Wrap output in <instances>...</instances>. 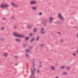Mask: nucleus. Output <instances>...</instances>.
Returning <instances> with one entry per match:
<instances>
[{"instance_id": "7c9ffc66", "label": "nucleus", "mask_w": 78, "mask_h": 78, "mask_svg": "<svg viewBox=\"0 0 78 78\" xmlns=\"http://www.w3.org/2000/svg\"><path fill=\"white\" fill-rule=\"evenodd\" d=\"M39 39V37H37L36 38L37 41H38Z\"/></svg>"}, {"instance_id": "a19ab883", "label": "nucleus", "mask_w": 78, "mask_h": 78, "mask_svg": "<svg viewBox=\"0 0 78 78\" xmlns=\"http://www.w3.org/2000/svg\"><path fill=\"white\" fill-rule=\"evenodd\" d=\"M39 63H40V64H41V63H42V62H39Z\"/></svg>"}, {"instance_id": "9d476101", "label": "nucleus", "mask_w": 78, "mask_h": 78, "mask_svg": "<svg viewBox=\"0 0 78 78\" xmlns=\"http://www.w3.org/2000/svg\"><path fill=\"white\" fill-rule=\"evenodd\" d=\"M27 27L28 28H30L31 27H32V25L30 24H28L27 25Z\"/></svg>"}, {"instance_id": "ea45409f", "label": "nucleus", "mask_w": 78, "mask_h": 78, "mask_svg": "<svg viewBox=\"0 0 78 78\" xmlns=\"http://www.w3.org/2000/svg\"><path fill=\"white\" fill-rule=\"evenodd\" d=\"M56 23H59V21H57L56 22Z\"/></svg>"}, {"instance_id": "39448f33", "label": "nucleus", "mask_w": 78, "mask_h": 78, "mask_svg": "<svg viewBox=\"0 0 78 78\" xmlns=\"http://www.w3.org/2000/svg\"><path fill=\"white\" fill-rule=\"evenodd\" d=\"M50 68L51 70H53V71L55 70V67L53 66H51L50 67Z\"/></svg>"}, {"instance_id": "cd10ccee", "label": "nucleus", "mask_w": 78, "mask_h": 78, "mask_svg": "<svg viewBox=\"0 0 78 78\" xmlns=\"http://www.w3.org/2000/svg\"><path fill=\"white\" fill-rule=\"evenodd\" d=\"M63 42V41L62 40H61L60 41V43H62V42Z\"/></svg>"}, {"instance_id": "aec40b11", "label": "nucleus", "mask_w": 78, "mask_h": 78, "mask_svg": "<svg viewBox=\"0 0 78 78\" xmlns=\"http://www.w3.org/2000/svg\"><path fill=\"white\" fill-rule=\"evenodd\" d=\"M73 56H76V53L75 52L73 53Z\"/></svg>"}, {"instance_id": "412c9836", "label": "nucleus", "mask_w": 78, "mask_h": 78, "mask_svg": "<svg viewBox=\"0 0 78 78\" xmlns=\"http://www.w3.org/2000/svg\"><path fill=\"white\" fill-rule=\"evenodd\" d=\"M29 39H30V38L28 37H26L25 38V39H26V40H29Z\"/></svg>"}, {"instance_id": "4c0bfd02", "label": "nucleus", "mask_w": 78, "mask_h": 78, "mask_svg": "<svg viewBox=\"0 0 78 78\" xmlns=\"http://www.w3.org/2000/svg\"><path fill=\"white\" fill-rule=\"evenodd\" d=\"M39 67L40 68H41V67H42V65H40L39 66Z\"/></svg>"}, {"instance_id": "423d86ee", "label": "nucleus", "mask_w": 78, "mask_h": 78, "mask_svg": "<svg viewBox=\"0 0 78 78\" xmlns=\"http://www.w3.org/2000/svg\"><path fill=\"white\" fill-rule=\"evenodd\" d=\"M3 56H5V57H7L8 56V54L7 52H4L3 53Z\"/></svg>"}, {"instance_id": "c756f323", "label": "nucleus", "mask_w": 78, "mask_h": 78, "mask_svg": "<svg viewBox=\"0 0 78 78\" xmlns=\"http://www.w3.org/2000/svg\"><path fill=\"white\" fill-rule=\"evenodd\" d=\"M29 35L30 36H33V34L30 33V34H29Z\"/></svg>"}, {"instance_id": "dca6fc26", "label": "nucleus", "mask_w": 78, "mask_h": 78, "mask_svg": "<svg viewBox=\"0 0 78 78\" xmlns=\"http://www.w3.org/2000/svg\"><path fill=\"white\" fill-rule=\"evenodd\" d=\"M40 33L42 34H45V31H40Z\"/></svg>"}, {"instance_id": "79ce46f5", "label": "nucleus", "mask_w": 78, "mask_h": 78, "mask_svg": "<svg viewBox=\"0 0 78 78\" xmlns=\"http://www.w3.org/2000/svg\"><path fill=\"white\" fill-rule=\"evenodd\" d=\"M17 64H16V65H15V66H17Z\"/></svg>"}, {"instance_id": "20e7f679", "label": "nucleus", "mask_w": 78, "mask_h": 78, "mask_svg": "<svg viewBox=\"0 0 78 78\" xmlns=\"http://www.w3.org/2000/svg\"><path fill=\"white\" fill-rule=\"evenodd\" d=\"M37 3V1H36L32 0L30 1V5H33L34 4H36Z\"/></svg>"}, {"instance_id": "f257e3e1", "label": "nucleus", "mask_w": 78, "mask_h": 78, "mask_svg": "<svg viewBox=\"0 0 78 78\" xmlns=\"http://www.w3.org/2000/svg\"><path fill=\"white\" fill-rule=\"evenodd\" d=\"M9 7V5L8 4H6L5 2H3L0 5V7L1 8H8Z\"/></svg>"}, {"instance_id": "0eeeda50", "label": "nucleus", "mask_w": 78, "mask_h": 78, "mask_svg": "<svg viewBox=\"0 0 78 78\" xmlns=\"http://www.w3.org/2000/svg\"><path fill=\"white\" fill-rule=\"evenodd\" d=\"M13 34L14 36H16L18 37L19 35V34H17L15 32L13 33Z\"/></svg>"}, {"instance_id": "f704fd0d", "label": "nucleus", "mask_w": 78, "mask_h": 78, "mask_svg": "<svg viewBox=\"0 0 78 78\" xmlns=\"http://www.w3.org/2000/svg\"><path fill=\"white\" fill-rule=\"evenodd\" d=\"M76 53H78V49L76 50Z\"/></svg>"}, {"instance_id": "7ed1b4c3", "label": "nucleus", "mask_w": 78, "mask_h": 78, "mask_svg": "<svg viewBox=\"0 0 78 78\" xmlns=\"http://www.w3.org/2000/svg\"><path fill=\"white\" fill-rule=\"evenodd\" d=\"M11 5L12 6H14V7H18L19 6V5L18 4H16V3L13 2H11Z\"/></svg>"}, {"instance_id": "6e6552de", "label": "nucleus", "mask_w": 78, "mask_h": 78, "mask_svg": "<svg viewBox=\"0 0 78 78\" xmlns=\"http://www.w3.org/2000/svg\"><path fill=\"white\" fill-rule=\"evenodd\" d=\"M18 37H21V38H23V37H25V35L23 34L20 35L19 34Z\"/></svg>"}, {"instance_id": "c85d7f7f", "label": "nucleus", "mask_w": 78, "mask_h": 78, "mask_svg": "<svg viewBox=\"0 0 78 78\" xmlns=\"http://www.w3.org/2000/svg\"><path fill=\"white\" fill-rule=\"evenodd\" d=\"M38 14L40 16H41V15H42V13L41 12H39Z\"/></svg>"}, {"instance_id": "6ab92c4d", "label": "nucleus", "mask_w": 78, "mask_h": 78, "mask_svg": "<svg viewBox=\"0 0 78 78\" xmlns=\"http://www.w3.org/2000/svg\"><path fill=\"white\" fill-rule=\"evenodd\" d=\"M66 69L67 70H70V67H67L66 68Z\"/></svg>"}, {"instance_id": "f3484780", "label": "nucleus", "mask_w": 78, "mask_h": 78, "mask_svg": "<svg viewBox=\"0 0 78 78\" xmlns=\"http://www.w3.org/2000/svg\"><path fill=\"white\" fill-rule=\"evenodd\" d=\"M35 39V38H33L32 39L30 40V42H33V41H34Z\"/></svg>"}, {"instance_id": "e433bc0d", "label": "nucleus", "mask_w": 78, "mask_h": 78, "mask_svg": "<svg viewBox=\"0 0 78 78\" xmlns=\"http://www.w3.org/2000/svg\"><path fill=\"white\" fill-rule=\"evenodd\" d=\"M15 58H17L18 57L17 56H15Z\"/></svg>"}, {"instance_id": "1a4fd4ad", "label": "nucleus", "mask_w": 78, "mask_h": 78, "mask_svg": "<svg viewBox=\"0 0 78 78\" xmlns=\"http://www.w3.org/2000/svg\"><path fill=\"white\" fill-rule=\"evenodd\" d=\"M54 19V18L52 17H50L49 18V20L50 22H51L52 20Z\"/></svg>"}, {"instance_id": "ddd939ff", "label": "nucleus", "mask_w": 78, "mask_h": 78, "mask_svg": "<svg viewBox=\"0 0 78 78\" xmlns=\"http://www.w3.org/2000/svg\"><path fill=\"white\" fill-rule=\"evenodd\" d=\"M15 41H17V42H19L21 41V40L19 39L18 38H16L15 39Z\"/></svg>"}, {"instance_id": "58836bf2", "label": "nucleus", "mask_w": 78, "mask_h": 78, "mask_svg": "<svg viewBox=\"0 0 78 78\" xmlns=\"http://www.w3.org/2000/svg\"><path fill=\"white\" fill-rule=\"evenodd\" d=\"M2 19L3 20H5V19H6V18H3Z\"/></svg>"}, {"instance_id": "b1692460", "label": "nucleus", "mask_w": 78, "mask_h": 78, "mask_svg": "<svg viewBox=\"0 0 78 78\" xmlns=\"http://www.w3.org/2000/svg\"><path fill=\"white\" fill-rule=\"evenodd\" d=\"M11 18L12 19H15V17L14 16H12L11 17Z\"/></svg>"}, {"instance_id": "9b49d317", "label": "nucleus", "mask_w": 78, "mask_h": 78, "mask_svg": "<svg viewBox=\"0 0 78 78\" xmlns=\"http://www.w3.org/2000/svg\"><path fill=\"white\" fill-rule=\"evenodd\" d=\"M31 9L33 10H36V9H37V8L35 6H33L31 7Z\"/></svg>"}, {"instance_id": "a211bd4d", "label": "nucleus", "mask_w": 78, "mask_h": 78, "mask_svg": "<svg viewBox=\"0 0 78 78\" xmlns=\"http://www.w3.org/2000/svg\"><path fill=\"white\" fill-rule=\"evenodd\" d=\"M65 67H66V66H62L60 67V69H64Z\"/></svg>"}, {"instance_id": "2f4dec72", "label": "nucleus", "mask_w": 78, "mask_h": 78, "mask_svg": "<svg viewBox=\"0 0 78 78\" xmlns=\"http://www.w3.org/2000/svg\"><path fill=\"white\" fill-rule=\"evenodd\" d=\"M40 47H43V46H44V44H40Z\"/></svg>"}, {"instance_id": "473e14b6", "label": "nucleus", "mask_w": 78, "mask_h": 78, "mask_svg": "<svg viewBox=\"0 0 78 78\" xmlns=\"http://www.w3.org/2000/svg\"><path fill=\"white\" fill-rule=\"evenodd\" d=\"M26 56L27 57H28V54H27V53H26Z\"/></svg>"}, {"instance_id": "f8f14e48", "label": "nucleus", "mask_w": 78, "mask_h": 78, "mask_svg": "<svg viewBox=\"0 0 78 78\" xmlns=\"http://www.w3.org/2000/svg\"><path fill=\"white\" fill-rule=\"evenodd\" d=\"M68 73L67 72H63L62 73V75H67Z\"/></svg>"}, {"instance_id": "2eb2a0df", "label": "nucleus", "mask_w": 78, "mask_h": 78, "mask_svg": "<svg viewBox=\"0 0 78 78\" xmlns=\"http://www.w3.org/2000/svg\"><path fill=\"white\" fill-rule=\"evenodd\" d=\"M26 53H28L29 52H30V50L27 49L25 50Z\"/></svg>"}, {"instance_id": "72a5a7b5", "label": "nucleus", "mask_w": 78, "mask_h": 78, "mask_svg": "<svg viewBox=\"0 0 78 78\" xmlns=\"http://www.w3.org/2000/svg\"><path fill=\"white\" fill-rule=\"evenodd\" d=\"M55 78H59V76H55Z\"/></svg>"}, {"instance_id": "f03ea898", "label": "nucleus", "mask_w": 78, "mask_h": 78, "mask_svg": "<svg viewBox=\"0 0 78 78\" xmlns=\"http://www.w3.org/2000/svg\"><path fill=\"white\" fill-rule=\"evenodd\" d=\"M58 16L60 19L61 20H64V18L62 16V14L61 13H59L58 14Z\"/></svg>"}, {"instance_id": "5701e85b", "label": "nucleus", "mask_w": 78, "mask_h": 78, "mask_svg": "<svg viewBox=\"0 0 78 78\" xmlns=\"http://www.w3.org/2000/svg\"><path fill=\"white\" fill-rule=\"evenodd\" d=\"M44 28H42L41 30L40 31H44Z\"/></svg>"}, {"instance_id": "393cba45", "label": "nucleus", "mask_w": 78, "mask_h": 78, "mask_svg": "<svg viewBox=\"0 0 78 78\" xmlns=\"http://www.w3.org/2000/svg\"><path fill=\"white\" fill-rule=\"evenodd\" d=\"M17 26H15L13 27L15 29H16L17 28Z\"/></svg>"}, {"instance_id": "bb28decb", "label": "nucleus", "mask_w": 78, "mask_h": 78, "mask_svg": "<svg viewBox=\"0 0 78 78\" xmlns=\"http://www.w3.org/2000/svg\"><path fill=\"white\" fill-rule=\"evenodd\" d=\"M4 29H5V27H2L1 28V30H4Z\"/></svg>"}, {"instance_id": "4468645a", "label": "nucleus", "mask_w": 78, "mask_h": 78, "mask_svg": "<svg viewBox=\"0 0 78 78\" xmlns=\"http://www.w3.org/2000/svg\"><path fill=\"white\" fill-rule=\"evenodd\" d=\"M33 31L34 33H36V32L37 31V28H34L33 29Z\"/></svg>"}, {"instance_id": "a878e982", "label": "nucleus", "mask_w": 78, "mask_h": 78, "mask_svg": "<svg viewBox=\"0 0 78 78\" xmlns=\"http://www.w3.org/2000/svg\"><path fill=\"white\" fill-rule=\"evenodd\" d=\"M57 34H59L60 35L61 34V32H57Z\"/></svg>"}, {"instance_id": "c9c22d12", "label": "nucleus", "mask_w": 78, "mask_h": 78, "mask_svg": "<svg viewBox=\"0 0 78 78\" xmlns=\"http://www.w3.org/2000/svg\"><path fill=\"white\" fill-rule=\"evenodd\" d=\"M37 73H39V70H38L37 71Z\"/></svg>"}, {"instance_id": "4be33fe9", "label": "nucleus", "mask_w": 78, "mask_h": 78, "mask_svg": "<svg viewBox=\"0 0 78 78\" xmlns=\"http://www.w3.org/2000/svg\"><path fill=\"white\" fill-rule=\"evenodd\" d=\"M4 41V38H0V41Z\"/></svg>"}]
</instances>
